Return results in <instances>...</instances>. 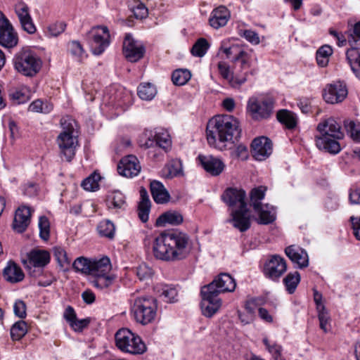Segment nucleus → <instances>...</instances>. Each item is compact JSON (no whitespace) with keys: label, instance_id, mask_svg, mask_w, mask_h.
Segmentation results:
<instances>
[{"label":"nucleus","instance_id":"7c9ffc66","mask_svg":"<svg viewBox=\"0 0 360 360\" xmlns=\"http://www.w3.org/2000/svg\"><path fill=\"white\" fill-rule=\"evenodd\" d=\"M346 56L352 70L356 77L360 79V49L352 46L347 51Z\"/></svg>","mask_w":360,"mask_h":360},{"label":"nucleus","instance_id":"c03bdc74","mask_svg":"<svg viewBox=\"0 0 360 360\" xmlns=\"http://www.w3.org/2000/svg\"><path fill=\"white\" fill-rule=\"evenodd\" d=\"M91 259H87L84 257L76 259L73 263L74 269L77 271L89 274H91Z\"/></svg>","mask_w":360,"mask_h":360},{"label":"nucleus","instance_id":"473e14b6","mask_svg":"<svg viewBox=\"0 0 360 360\" xmlns=\"http://www.w3.org/2000/svg\"><path fill=\"white\" fill-rule=\"evenodd\" d=\"M8 96L13 103L16 105L26 103L30 99L29 91L26 87L10 89Z\"/></svg>","mask_w":360,"mask_h":360},{"label":"nucleus","instance_id":"864d4df0","mask_svg":"<svg viewBox=\"0 0 360 360\" xmlns=\"http://www.w3.org/2000/svg\"><path fill=\"white\" fill-rule=\"evenodd\" d=\"M277 120L285 127L289 129H292V117L290 115V112L287 110H280L278 111Z\"/></svg>","mask_w":360,"mask_h":360},{"label":"nucleus","instance_id":"49530a36","mask_svg":"<svg viewBox=\"0 0 360 360\" xmlns=\"http://www.w3.org/2000/svg\"><path fill=\"white\" fill-rule=\"evenodd\" d=\"M39 236L44 240H48L50 236V223L48 218L41 216L39 219Z\"/></svg>","mask_w":360,"mask_h":360},{"label":"nucleus","instance_id":"de8ad7c7","mask_svg":"<svg viewBox=\"0 0 360 360\" xmlns=\"http://www.w3.org/2000/svg\"><path fill=\"white\" fill-rule=\"evenodd\" d=\"M217 68L221 76L233 87V71L231 70L229 65L221 61L218 63Z\"/></svg>","mask_w":360,"mask_h":360},{"label":"nucleus","instance_id":"603ef678","mask_svg":"<svg viewBox=\"0 0 360 360\" xmlns=\"http://www.w3.org/2000/svg\"><path fill=\"white\" fill-rule=\"evenodd\" d=\"M53 255L60 266H68L70 264V259L68 258L65 250L61 247H55L53 248Z\"/></svg>","mask_w":360,"mask_h":360},{"label":"nucleus","instance_id":"9b49d317","mask_svg":"<svg viewBox=\"0 0 360 360\" xmlns=\"http://www.w3.org/2000/svg\"><path fill=\"white\" fill-rule=\"evenodd\" d=\"M348 94L346 84L344 82L337 81L328 84L323 90L324 101L330 104L342 102Z\"/></svg>","mask_w":360,"mask_h":360},{"label":"nucleus","instance_id":"774afa93","mask_svg":"<svg viewBox=\"0 0 360 360\" xmlns=\"http://www.w3.org/2000/svg\"><path fill=\"white\" fill-rule=\"evenodd\" d=\"M297 106L304 114H307L311 111V101L307 98H302L298 101Z\"/></svg>","mask_w":360,"mask_h":360},{"label":"nucleus","instance_id":"393cba45","mask_svg":"<svg viewBox=\"0 0 360 360\" xmlns=\"http://www.w3.org/2000/svg\"><path fill=\"white\" fill-rule=\"evenodd\" d=\"M3 276L8 282L15 283L22 281L25 275L21 268L16 263L10 261L4 269Z\"/></svg>","mask_w":360,"mask_h":360},{"label":"nucleus","instance_id":"dca6fc26","mask_svg":"<svg viewBox=\"0 0 360 360\" xmlns=\"http://www.w3.org/2000/svg\"><path fill=\"white\" fill-rule=\"evenodd\" d=\"M252 156L259 161L268 158L272 153V142L265 136L255 138L251 144Z\"/></svg>","mask_w":360,"mask_h":360},{"label":"nucleus","instance_id":"423d86ee","mask_svg":"<svg viewBox=\"0 0 360 360\" xmlns=\"http://www.w3.org/2000/svg\"><path fill=\"white\" fill-rule=\"evenodd\" d=\"M13 63L15 70L26 77L36 75L42 66L41 60L27 48H22L14 55Z\"/></svg>","mask_w":360,"mask_h":360},{"label":"nucleus","instance_id":"f257e3e1","mask_svg":"<svg viewBox=\"0 0 360 360\" xmlns=\"http://www.w3.org/2000/svg\"><path fill=\"white\" fill-rule=\"evenodd\" d=\"M190 250L188 236L177 230L162 232L155 238L153 246L154 256L167 262L186 259Z\"/></svg>","mask_w":360,"mask_h":360},{"label":"nucleus","instance_id":"c756f323","mask_svg":"<svg viewBox=\"0 0 360 360\" xmlns=\"http://www.w3.org/2000/svg\"><path fill=\"white\" fill-rule=\"evenodd\" d=\"M30 264L34 267H44L50 261L49 252L41 250H32L28 255Z\"/></svg>","mask_w":360,"mask_h":360},{"label":"nucleus","instance_id":"f3484780","mask_svg":"<svg viewBox=\"0 0 360 360\" xmlns=\"http://www.w3.org/2000/svg\"><path fill=\"white\" fill-rule=\"evenodd\" d=\"M141 165L138 158L129 155L122 158L117 165L118 173L125 177L132 178L141 172Z\"/></svg>","mask_w":360,"mask_h":360},{"label":"nucleus","instance_id":"39448f33","mask_svg":"<svg viewBox=\"0 0 360 360\" xmlns=\"http://www.w3.org/2000/svg\"><path fill=\"white\" fill-rule=\"evenodd\" d=\"M60 123L63 131L57 138V143L61 155H63L68 162H70L75 155V148L77 145L76 122L67 117L62 118Z\"/></svg>","mask_w":360,"mask_h":360},{"label":"nucleus","instance_id":"c9c22d12","mask_svg":"<svg viewBox=\"0 0 360 360\" xmlns=\"http://www.w3.org/2000/svg\"><path fill=\"white\" fill-rule=\"evenodd\" d=\"M266 190L267 188L264 186H260L252 189L250 195V205L253 207V209H257L259 208V205H262L261 200L264 199Z\"/></svg>","mask_w":360,"mask_h":360},{"label":"nucleus","instance_id":"e2e57ef3","mask_svg":"<svg viewBox=\"0 0 360 360\" xmlns=\"http://www.w3.org/2000/svg\"><path fill=\"white\" fill-rule=\"evenodd\" d=\"M91 322L90 318H86L83 319H76L75 321L70 325V327L75 330V331H82L84 328H86L89 324Z\"/></svg>","mask_w":360,"mask_h":360},{"label":"nucleus","instance_id":"a211bd4d","mask_svg":"<svg viewBox=\"0 0 360 360\" xmlns=\"http://www.w3.org/2000/svg\"><path fill=\"white\" fill-rule=\"evenodd\" d=\"M33 211L30 207L26 205H22L16 210L12 224L13 229L15 232L21 233L27 229Z\"/></svg>","mask_w":360,"mask_h":360},{"label":"nucleus","instance_id":"4d7b16f0","mask_svg":"<svg viewBox=\"0 0 360 360\" xmlns=\"http://www.w3.org/2000/svg\"><path fill=\"white\" fill-rule=\"evenodd\" d=\"M66 24L64 22H57L48 26L47 34L49 37H57L65 30Z\"/></svg>","mask_w":360,"mask_h":360},{"label":"nucleus","instance_id":"680f3d73","mask_svg":"<svg viewBox=\"0 0 360 360\" xmlns=\"http://www.w3.org/2000/svg\"><path fill=\"white\" fill-rule=\"evenodd\" d=\"M14 314L19 318H25L26 316V305L25 303L20 300L15 301L13 305Z\"/></svg>","mask_w":360,"mask_h":360},{"label":"nucleus","instance_id":"f8f14e48","mask_svg":"<svg viewBox=\"0 0 360 360\" xmlns=\"http://www.w3.org/2000/svg\"><path fill=\"white\" fill-rule=\"evenodd\" d=\"M18 34L13 25L0 11V45L6 48H13L18 44Z\"/></svg>","mask_w":360,"mask_h":360},{"label":"nucleus","instance_id":"72a5a7b5","mask_svg":"<svg viewBox=\"0 0 360 360\" xmlns=\"http://www.w3.org/2000/svg\"><path fill=\"white\" fill-rule=\"evenodd\" d=\"M164 175L167 179H172L182 174V162L180 160L174 159L169 162L162 170Z\"/></svg>","mask_w":360,"mask_h":360},{"label":"nucleus","instance_id":"0eeeda50","mask_svg":"<svg viewBox=\"0 0 360 360\" xmlns=\"http://www.w3.org/2000/svg\"><path fill=\"white\" fill-rule=\"evenodd\" d=\"M157 301L152 297H136L131 307V312L137 323L146 325L152 323L157 314Z\"/></svg>","mask_w":360,"mask_h":360},{"label":"nucleus","instance_id":"69168bd1","mask_svg":"<svg viewBox=\"0 0 360 360\" xmlns=\"http://www.w3.org/2000/svg\"><path fill=\"white\" fill-rule=\"evenodd\" d=\"M249 42L253 44H258L259 43V37L257 32L251 30H245L242 34Z\"/></svg>","mask_w":360,"mask_h":360},{"label":"nucleus","instance_id":"bb28decb","mask_svg":"<svg viewBox=\"0 0 360 360\" xmlns=\"http://www.w3.org/2000/svg\"><path fill=\"white\" fill-rule=\"evenodd\" d=\"M183 222V216L176 211H167L162 213L156 219L157 226H164L167 224L176 226Z\"/></svg>","mask_w":360,"mask_h":360},{"label":"nucleus","instance_id":"1a4fd4ad","mask_svg":"<svg viewBox=\"0 0 360 360\" xmlns=\"http://www.w3.org/2000/svg\"><path fill=\"white\" fill-rule=\"evenodd\" d=\"M274 100L271 97L259 99L252 97L248 102V110L252 119L261 120L268 119L273 113Z\"/></svg>","mask_w":360,"mask_h":360},{"label":"nucleus","instance_id":"09e8293b","mask_svg":"<svg viewBox=\"0 0 360 360\" xmlns=\"http://www.w3.org/2000/svg\"><path fill=\"white\" fill-rule=\"evenodd\" d=\"M109 203L110 208L121 209L125 205V197L120 191H114L110 197Z\"/></svg>","mask_w":360,"mask_h":360},{"label":"nucleus","instance_id":"cd10ccee","mask_svg":"<svg viewBox=\"0 0 360 360\" xmlns=\"http://www.w3.org/2000/svg\"><path fill=\"white\" fill-rule=\"evenodd\" d=\"M254 210L258 214V223L260 224H271L276 219L274 208L269 204H262Z\"/></svg>","mask_w":360,"mask_h":360},{"label":"nucleus","instance_id":"f704fd0d","mask_svg":"<svg viewBox=\"0 0 360 360\" xmlns=\"http://www.w3.org/2000/svg\"><path fill=\"white\" fill-rule=\"evenodd\" d=\"M115 277L113 275L99 274V276L92 277L91 284L96 288L103 290L108 288L114 282Z\"/></svg>","mask_w":360,"mask_h":360},{"label":"nucleus","instance_id":"3c124183","mask_svg":"<svg viewBox=\"0 0 360 360\" xmlns=\"http://www.w3.org/2000/svg\"><path fill=\"white\" fill-rule=\"evenodd\" d=\"M177 290L175 287L169 285H165L162 288L161 295L164 297L166 302H174L177 297Z\"/></svg>","mask_w":360,"mask_h":360},{"label":"nucleus","instance_id":"79ce46f5","mask_svg":"<svg viewBox=\"0 0 360 360\" xmlns=\"http://www.w3.org/2000/svg\"><path fill=\"white\" fill-rule=\"evenodd\" d=\"M68 51L79 61L82 60L84 54V50L82 47V45L78 41H70L68 44Z\"/></svg>","mask_w":360,"mask_h":360},{"label":"nucleus","instance_id":"6ab92c4d","mask_svg":"<svg viewBox=\"0 0 360 360\" xmlns=\"http://www.w3.org/2000/svg\"><path fill=\"white\" fill-rule=\"evenodd\" d=\"M231 219L229 222H231L233 226L240 232H245L250 228L251 220L250 214L246 205L240 206L238 210L231 212Z\"/></svg>","mask_w":360,"mask_h":360},{"label":"nucleus","instance_id":"b1692460","mask_svg":"<svg viewBox=\"0 0 360 360\" xmlns=\"http://www.w3.org/2000/svg\"><path fill=\"white\" fill-rule=\"evenodd\" d=\"M245 195L243 189L228 188L224 191L221 198L229 207H235L237 204L240 207L247 205L245 201Z\"/></svg>","mask_w":360,"mask_h":360},{"label":"nucleus","instance_id":"37998d69","mask_svg":"<svg viewBox=\"0 0 360 360\" xmlns=\"http://www.w3.org/2000/svg\"><path fill=\"white\" fill-rule=\"evenodd\" d=\"M28 332V327L24 321H18L11 328V338H23Z\"/></svg>","mask_w":360,"mask_h":360},{"label":"nucleus","instance_id":"e433bc0d","mask_svg":"<svg viewBox=\"0 0 360 360\" xmlns=\"http://www.w3.org/2000/svg\"><path fill=\"white\" fill-rule=\"evenodd\" d=\"M156 93V88L150 83H143L138 87V95L142 100H151Z\"/></svg>","mask_w":360,"mask_h":360},{"label":"nucleus","instance_id":"f03ea898","mask_svg":"<svg viewBox=\"0 0 360 360\" xmlns=\"http://www.w3.org/2000/svg\"><path fill=\"white\" fill-rule=\"evenodd\" d=\"M236 287L235 279L229 274L221 273L210 283L202 287L200 304L202 314L211 317L216 314L221 306V293L233 292Z\"/></svg>","mask_w":360,"mask_h":360},{"label":"nucleus","instance_id":"58836bf2","mask_svg":"<svg viewBox=\"0 0 360 360\" xmlns=\"http://www.w3.org/2000/svg\"><path fill=\"white\" fill-rule=\"evenodd\" d=\"M333 53V49L329 45H323L316 51L317 63L325 67L328 63V58Z\"/></svg>","mask_w":360,"mask_h":360},{"label":"nucleus","instance_id":"4be33fe9","mask_svg":"<svg viewBox=\"0 0 360 360\" xmlns=\"http://www.w3.org/2000/svg\"><path fill=\"white\" fill-rule=\"evenodd\" d=\"M230 18V11L224 6H219L211 12L209 24L212 28L218 30L226 26Z\"/></svg>","mask_w":360,"mask_h":360},{"label":"nucleus","instance_id":"052dcab7","mask_svg":"<svg viewBox=\"0 0 360 360\" xmlns=\"http://www.w3.org/2000/svg\"><path fill=\"white\" fill-rule=\"evenodd\" d=\"M347 40L351 46H354L360 40V21L354 24L353 32L348 37Z\"/></svg>","mask_w":360,"mask_h":360},{"label":"nucleus","instance_id":"9d476101","mask_svg":"<svg viewBox=\"0 0 360 360\" xmlns=\"http://www.w3.org/2000/svg\"><path fill=\"white\" fill-rule=\"evenodd\" d=\"M88 35L89 44L94 55H101L110 44V33L106 26L94 27Z\"/></svg>","mask_w":360,"mask_h":360},{"label":"nucleus","instance_id":"ddd939ff","mask_svg":"<svg viewBox=\"0 0 360 360\" xmlns=\"http://www.w3.org/2000/svg\"><path fill=\"white\" fill-rule=\"evenodd\" d=\"M287 269L285 259L278 255H271L264 263L263 272L264 276L273 281L279 278Z\"/></svg>","mask_w":360,"mask_h":360},{"label":"nucleus","instance_id":"a878e982","mask_svg":"<svg viewBox=\"0 0 360 360\" xmlns=\"http://www.w3.org/2000/svg\"><path fill=\"white\" fill-rule=\"evenodd\" d=\"M150 192L157 203L163 204L169 200V194L160 181L154 180L150 183Z\"/></svg>","mask_w":360,"mask_h":360},{"label":"nucleus","instance_id":"4468645a","mask_svg":"<svg viewBox=\"0 0 360 360\" xmlns=\"http://www.w3.org/2000/svg\"><path fill=\"white\" fill-rule=\"evenodd\" d=\"M146 49L143 44L136 41L131 34L125 35L123 41V53L125 58L131 63H135L142 58Z\"/></svg>","mask_w":360,"mask_h":360},{"label":"nucleus","instance_id":"bf43d9fd","mask_svg":"<svg viewBox=\"0 0 360 360\" xmlns=\"http://www.w3.org/2000/svg\"><path fill=\"white\" fill-rule=\"evenodd\" d=\"M318 317L320 323V328L322 329L325 333L328 331L330 328V324H329V315L328 313V311L326 310L324 311L318 312Z\"/></svg>","mask_w":360,"mask_h":360},{"label":"nucleus","instance_id":"6e6d98bb","mask_svg":"<svg viewBox=\"0 0 360 360\" xmlns=\"http://www.w3.org/2000/svg\"><path fill=\"white\" fill-rule=\"evenodd\" d=\"M345 127L353 140L360 141V129L356 125L354 122L345 121Z\"/></svg>","mask_w":360,"mask_h":360},{"label":"nucleus","instance_id":"c85d7f7f","mask_svg":"<svg viewBox=\"0 0 360 360\" xmlns=\"http://www.w3.org/2000/svg\"><path fill=\"white\" fill-rule=\"evenodd\" d=\"M141 200L138 206L139 217L143 222L148 220L149 212L150 210V201L146 190L142 188L140 190Z\"/></svg>","mask_w":360,"mask_h":360},{"label":"nucleus","instance_id":"aec40b11","mask_svg":"<svg viewBox=\"0 0 360 360\" xmlns=\"http://www.w3.org/2000/svg\"><path fill=\"white\" fill-rule=\"evenodd\" d=\"M15 12L22 29L29 34L35 33L37 28L30 14L28 6L24 2H19L15 5Z\"/></svg>","mask_w":360,"mask_h":360},{"label":"nucleus","instance_id":"13d9d810","mask_svg":"<svg viewBox=\"0 0 360 360\" xmlns=\"http://www.w3.org/2000/svg\"><path fill=\"white\" fill-rule=\"evenodd\" d=\"M264 343L268 351L272 354L276 360H278V359L281 356V347L274 342H271L269 339H264Z\"/></svg>","mask_w":360,"mask_h":360},{"label":"nucleus","instance_id":"ea45409f","mask_svg":"<svg viewBox=\"0 0 360 360\" xmlns=\"http://www.w3.org/2000/svg\"><path fill=\"white\" fill-rule=\"evenodd\" d=\"M99 234L102 236L112 239L115 236V226L110 220L101 221L97 227Z\"/></svg>","mask_w":360,"mask_h":360},{"label":"nucleus","instance_id":"5701e85b","mask_svg":"<svg viewBox=\"0 0 360 360\" xmlns=\"http://www.w3.org/2000/svg\"><path fill=\"white\" fill-rule=\"evenodd\" d=\"M116 346L122 352L131 354H143L146 350L142 339H115Z\"/></svg>","mask_w":360,"mask_h":360},{"label":"nucleus","instance_id":"2eb2a0df","mask_svg":"<svg viewBox=\"0 0 360 360\" xmlns=\"http://www.w3.org/2000/svg\"><path fill=\"white\" fill-rule=\"evenodd\" d=\"M145 136L146 140L141 146L146 148L153 147L155 145L162 148L165 151H167L171 148L172 140L166 130L161 129L159 131H156L154 135H153L151 131H146Z\"/></svg>","mask_w":360,"mask_h":360},{"label":"nucleus","instance_id":"6e6552de","mask_svg":"<svg viewBox=\"0 0 360 360\" xmlns=\"http://www.w3.org/2000/svg\"><path fill=\"white\" fill-rule=\"evenodd\" d=\"M231 61L235 63L232 70L233 87H238L247 81L249 73H255V70L250 69L251 57L243 50H239Z\"/></svg>","mask_w":360,"mask_h":360},{"label":"nucleus","instance_id":"a18cd8bd","mask_svg":"<svg viewBox=\"0 0 360 360\" xmlns=\"http://www.w3.org/2000/svg\"><path fill=\"white\" fill-rule=\"evenodd\" d=\"M100 179L101 177L99 174H93L90 175L89 177L86 178L82 182L81 186L86 191H94L99 186L98 181L100 180Z\"/></svg>","mask_w":360,"mask_h":360},{"label":"nucleus","instance_id":"7ed1b4c3","mask_svg":"<svg viewBox=\"0 0 360 360\" xmlns=\"http://www.w3.org/2000/svg\"><path fill=\"white\" fill-rule=\"evenodd\" d=\"M241 130L239 122L230 115H219L210 119L207 125V139L210 145L220 150L225 148L221 146L225 142H232L240 137Z\"/></svg>","mask_w":360,"mask_h":360},{"label":"nucleus","instance_id":"20e7f679","mask_svg":"<svg viewBox=\"0 0 360 360\" xmlns=\"http://www.w3.org/2000/svg\"><path fill=\"white\" fill-rule=\"evenodd\" d=\"M320 132L319 136H316V145L319 149L325 152L337 154L341 150L338 140L344 137L340 124L333 119L328 118L317 126Z\"/></svg>","mask_w":360,"mask_h":360},{"label":"nucleus","instance_id":"5fc2aeb1","mask_svg":"<svg viewBox=\"0 0 360 360\" xmlns=\"http://www.w3.org/2000/svg\"><path fill=\"white\" fill-rule=\"evenodd\" d=\"M294 262L297 263L301 269L307 267L309 264V257L307 252L302 249L294 252Z\"/></svg>","mask_w":360,"mask_h":360},{"label":"nucleus","instance_id":"8fccbe9b","mask_svg":"<svg viewBox=\"0 0 360 360\" xmlns=\"http://www.w3.org/2000/svg\"><path fill=\"white\" fill-rule=\"evenodd\" d=\"M51 110L52 105L39 99L33 101L29 106V110L35 112L49 113Z\"/></svg>","mask_w":360,"mask_h":360},{"label":"nucleus","instance_id":"412c9836","mask_svg":"<svg viewBox=\"0 0 360 360\" xmlns=\"http://www.w3.org/2000/svg\"><path fill=\"white\" fill-rule=\"evenodd\" d=\"M198 159L203 169L212 176H218L224 169V162L217 158L199 155Z\"/></svg>","mask_w":360,"mask_h":360},{"label":"nucleus","instance_id":"a19ab883","mask_svg":"<svg viewBox=\"0 0 360 360\" xmlns=\"http://www.w3.org/2000/svg\"><path fill=\"white\" fill-rule=\"evenodd\" d=\"M209 47L208 41L204 38H200L193 46L191 53L195 56L202 57L206 53Z\"/></svg>","mask_w":360,"mask_h":360},{"label":"nucleus","instance_id":"4c0bfd02","mask_svg":"<svg viewBox=\"0 0 360 360\" xmlns=\"http://www.w3.org/2000/svg\"><path fill=\"white\" fill-rule=\"evenodd\" d=\"M191 77V72L186 69H179L173 72L172 80L174 84L181 86L186 84Z\"/></svg>","mask_w":360,"mask_h":360},{"label":"nucleus","instance_id":"2f4dec72","mask_svg":"<svg viewBox=\"0 0 360 360\" xmlns=\"http://www.w3.org/2000/svg\"><path fill=\"white\" fill-rule=\"evenodd\" d=\"M110 262L108 257H103L98 260L92 259L91 274L94 276H99V274H106L110 271Z\"/></svg>","mask_w":360,"mask_h":360},{"label":"nucleus","instance_id":"0e129e2a","mask_svg":"<svg viewBox=\"0 0 360 360\" xmlns=\"http://www.w3.org/2000/svg\"><path fill=\"white\" fill-rule=\"evenodd\" d=\"M136 272L141 281L150 278L152 274V270L145 264L140 265L137 267Z\"/></svg>","mask_w":360,"mask_h":360},{"label":"nucleus","instance_id":"338daca9","mask_svg":"<svg viewBox=\"0 0 360 360\" xmlns=\"http://www.w3.org/2000/svg\"><path fill=\"white\" fill-rule=\"evenodd\" d=\"M350 221L352 224L353 234L355 238L360 240V217H351Z\"/></svg>","mask_w":360,"mask_h":360}]
</instances>
